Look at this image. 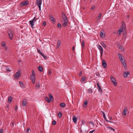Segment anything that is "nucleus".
<instances>
[{
    "label": "nucleus",
    "mask_w": 133,
    "mask_h": 133,
    "mask_svg": "<svg viewBox=\"0 0 133 133\" xmlns=\"http://www.w3.org/2000/svg\"><path fill=\"white\" fill-rule=\"evenodd\" d=\"M87 123H88V122H87ZM88 123H89L90 124H92L93 125H94V122H92L91 121H90Z\"/></svg>",
    "instance_id": "obj_43"
},
{
    "label": "nucleus",
    "mask_w": 133,
    "mask_h": 133,
    "mask_svg": "<svg viewBox=\"0 0 133 133\" xmlns=\"http://www.w3.org/2000/svg\"><path fill=\"white\" fill-rule=\"evenodd\" d=\"M49 17L50 20L53 22L54 23H55V20L54 18L53 17V16L52 15H50Z\"/></svg>",
    "instance_id": "obj_10"
},
{
    "label": "nucleus",
    "mask_w": 133,
    "mask_h": 133,
    "mask_svg": "<svg viewBox=\"0 0 133 133\" xmlns=\"http://www.w3.org/2000/svg\"><path fill=\"white\" fill-rule=\"evenodd\" d=\"M61 43V41L60 40H58V41L57 44V48H59V46L60 45Z\"/></svg>",
    "instance_id": "obj_24"
},
{
    "label": "nucleus",
    "mask_w": 133,
    "mask_h": 133,
    "mask_svg": "<svg viewBox=\"0 0 133 133\" xmlns=\"http://www.w3.org/2000/svg\"><path fill=\"white\" fill-rule=\"evenodd\" d=\"M88 92L90 93H92V91L91 89H89L88 90Z\"/></svg>",
    "instance_id": "obj_49"
},
{
    "label": "nucleus",
    "mask_w": 133,
    "mask_h": 133,
    "mask_svg": "<svg viewBox=\"0 0 133 133\" xmlns=\"http://www.w3.org/2000/svg\"><path fill=\"white\" fill-rule=\"evenodd\" d=\"M130 17V16L129 15H128L127 16V17L128 18H129Z\"/></svg>",
    "instance_id": "obj_59"
},
{
    "label": "nucleus",
    "mask_w": 133,
    "mask_h": 133,
    "mask_svg": "<svg viewBox=\"0 0 133 133\" xmlns=\"http://www.w3.org/2000/svg\"><path fill=\"white\" fill-rule=\"evenodd\" d=\"M36 76L35 75H32L31 76L30 78L33 84H34L35 82Z\"/></svg>",
    "instance_id": "obj_5"
},
{
    "label": "nucleus",
    "mask_w": 133,
    "mask_h": 133,
    "mask_svg": "<svg viewBox=\"0 0 133 133\" xmlns=\"http://www.w3.org/2000/svg\"><path fill=\"white\" fill-rule=\"evenodd\" d=\"M121 29L122 30V31H126L125 24L123 21L122 22V27Z\"/></svg>",
    "instance_id": "obj_12"
},
{
    "label": "nucleus",
    "mask_w": 133,
    "mask_h": 133,
    "mask_svg": "<svg viewBox=\"0 0 133 133\" xmlns=\"http://www.w3.org/2000/svg\"><path fill=\"white\" fill-rule=\"evenodd\" d=\"M51 73V71L50 70H49V73L48 74V75H50Z\"/></svg>",
    "instance_id": "obj_50"
},
{
    "label": "nucleus",
    "mask_w": 133,
    "mask_h": 133,
    "mask_svg": "<svg viewBox=\"0 0 133 133\" xmlns=\"http://www.w3.org/2000/svg\"><path fill=\"white\" fill-rule=\"evenodd\" d=\"M118 55L119 57L120 60L121 61L123 59V58H122V54H121L118 53Z\"/></svg>",
    "instance_id": "obj_26"
},
{
    "label": "nucleus",
    "mask_w": 133,
    "mask_h": 133,
    "mask_svg": "<svg viewBox=\"0 0 133 133\" xmlns=\"http://www.w3.org/2000/svg\"><path fill=\"white\" fill-rule=\"evenodd\" d=\"M39 8V10H41V5H38Z\"/></svg>",
    "instance_id": "obj_55"
},
{
    "label": "nucleus",
    "mask_w": 133,
    "mask_h": 133,
    "mask_svg": "<svg viewBox=\"0 0 133 133\" xmlns=\"http://www.w3.org/2000/svg\"><path fill=\"white\" fill-rule=\"evenodd\" d=\"M6 68L5 69V70L6 71H11V70H9V69L8 67L6 66Z\"/></svg>",
    "instance_id": "obj_36"
},
{
    "label": "nucleus",
    "mask_w": 133,
    "mask_h": 133,
    "mask_svg": "<svg viewBox=\"0 0 133 133\" xmlns=\"http://www.w3.org/2000/svg\"><path fill=\"white\" fill-rule=\"evenodd\" d=\"M122 64L123 65L124 68H127V65L125 61L124 60H123L122 59L121 61Z\"/></svg>",
    "instance_id": "obj_15"
},
{
    "label": "nucleus",
    "mask_w": 133,
    "mask_h": 133,
    "mask_svg": "<svg viewBox=\"0 0 133 133\" xmlns=\"http://www.w3.org/2000/svg\"><path fill=\"white\" fill-rule=\"evenodd\" d=\"M17 108V106H16L15 107V110H16Z\"/></svg>",
    "instance_id": "obj_58"
},
{
    "label": "nucleus",
    "mask_w": 133,
    "mask_h": 133,
    "mask_svg": "<svg viewBox=\"0 0 133 133\" xmlns=\"http://www.w3.org/2000/svg\"><path fill=\"white\" fill-rule=\"evenodd\" d=\"M38 70L40 72H42L43 71V69L42 67L40 66L38 67Z\"/></svg>",
    "instance_id": "obj_25"
},
{
    "label": "nucleus",
    "mask_w": 133,
    "mask_h": 133,
    "mask_svg": "<svg viewBox=\"0 0 133 133\" xmlns=\"http://www.w3.org/2000/svg\"><path fill=\"white\" fill-rule=\"evenodd\" d=\"M88 103V102L86 101H85L84 102V105H86Z\"/></svg>",
    "instance_id": "obj_53"
},
{
    "label": "nucleus",
    "mask_w": 133,
    "mask_h": 133,
    "mask_svg": "<svg viewBox=\"0 0 133 133\" xmlns=\"http://www.w3.org/2000/svg\"><path fill=\"white\" fill-rule=\"evenodd\" d=\"M75 49V48L74 46H73L72 48V50L73 51H74Z\"/></svg>",
    "instance_id": "obj_57"
},
{
    "label": "nucleus",
    "mask_w": 133,
    "mask_h": 133,
    "mask_svg": "<svg viewBox=\"0 0 133 133\" xmlns=\"http://www.w3.org/2000/svg\"><path fill=\"white\" fill-rule=\"evenodd\" d=\"M102 65L104 68L106 67L107 66V64L105 61L103 59L102 61Z\"/></svg>",
    "instance_id": "obj_13"
},
{
    "label": "nucleus",
    "mask_w": 133,
    "mask_h": 133,
    "mask_svg": "<svg viewBox=\"0 0 133 133\" xmlns=\"http://www.w3.org/2000/svg\"><path fill=\"white\" fill-rule=\"evenodd\" d=\"M130 73L128 71L127 72H125L123 74V76L125 77H126L128 76V75Z\"/></svg>",
    "instance_id": "obj_21"
},
{
    "label": "nucleus",
    "mask_w": 133,
    "mask_h": 133,
    "mask_svg": "<svg viewBox=\"0 0 133 133\" xmlns=\"http://www.w3.org/2000/svg\"><path fill=\"white\" fill-rule=\"evenodd\" d=\"M43 26H45L46 25V22L45 21L43 22Z\"/></svg>",
    "instance_id": "obj_44"
},
{
    "label": "nucleus",
    "mask_w": 133,
    "mask_h": 133,
    "mask_svg": "<svg viewBox=\"0 0 133 133\" xmlns=\"http://www.w3.org/2000/svg\"><path fill=\"white\" fill-rule=\"evenodd\" d=\"M58 115L59 117H61L62 116V113L60 112H59L58 113Z\"/></svg>",
    "instance_id": "obj_33"
},
{
    "label": "nucleus",
    "mask_w": 133,
    "mask_h": 133,
    "mask_svg": "<svg viewBox=\"0 0 133 133\" xmlns=\"http://www.w3.org/2000/svg\"><path fill=\"white\" fill-rule=\"evenodd\" d=\"M107 128L109 129L110 130H113L114 131H115V130L114 129L111 127H110L109 126V125L107 126Z\"/></svg>",
    "instance_id": "obj_30"
},
{
    "label": "nucleus",
    "mask_w": 133,
    "mask_h": 133,
    "mask_svg": "<svg viewBox=\"0 0 133 133\" xmlns=\"http://www.w3.org/2000/svg\"><path fill=\"white\" fill-rule=\"evenodd\" d=\"M77 117L75 116L73 117L72 120L74 123H76L77 122Z\"/></svg>",
    "instance_id": "obj_18"
},
{
    "label": "nucleus",
    "mask_w": 133,
    "mask_h": 133,
    "mask_svg": "<svg viewBox=\"0 0 133 133\" xmlns=\"http://www.w3.org/2000/svg\"><path fill=\"white\" fill-rule=\"evenodd\" d=\"M30 129L29 128H28L26 130V131L25 133H28V132H29V131L30 130Z\"/></svg>",
    "instance_id": "obj_40"
},
{
    "label": "nucleus",
    "mask_w": 133,
    "mask_h": 133,
    "mask_svg": "<svg viewBox=\"0 0 133 133\" xmlns=\"http://www.w3.org/2000/svg\"><path fill=\"white\" fill-rule=\"evenodd\" d=\"M12 100V97L11 96H9L8 98V102H9V104L11 102Z\"/></svg>",
    "instance_id": "obj_17"
},
{
    "label": "nucleus",
    "mask_w": 133,
    "mask_h": 133,
    "mask_svg": "<svg viewBox=\"0 0 133 133\" xmlns=\"http://www.w3.org/2000/svg\"><path fill=\"white\" fill-rule=\"evenodd\" d=\"M9 107V106L8 105H7V108H8V107Z\"/></svg>",
    "instance_id": "obj_63"
},
{
    "label": "nucleus",
    "mask_w": 133,
    "mask_h": 133,
    "mask_svg": "<svg viewBox=\"0 0 133 133\" xmlns=\"http://www.w3.org/2000/svg\"><path fill=\"white\" fill-rule=\"evenodd\" d=\"M7 33L9 38L11 40L13 39V33L12 30L9 29L7 30Z\"/></svg>",
    "instance_id": "obj_1"
},
{
    "label": "nucleus",
    "mask_w": 133,
    "mask_h": 133,
    "mask_svg": "<svg viewBox=\"0 0 133 133\" xmlns=\"http://www.w3.org/2000/svg\"><path fill=\"white\" fill-rule=\"evenodd\" d=\"M49 98H50V99L51 100V101L53 100L54 99V98L53 96L50 94H49Z\"/></svg>",
    "instance_id": "obj_29"
},
{
    "label": "nucleus",
    "mask_w": 133,
    "mask_h": 133,
    "mask_svg": "<svg viewBox=\"0 0 133 133\" xmlns=\"http://www.w3.org/2000/svg\"><path fill=\"white\" fill-rule=\"evenodd\" d=\"M2 45L3 46H4L5 47H6L5 45V44L4 43H3L2 44Z\"/></svg>",
    "instance_id": "obj_56"
},
{
    "label": "nucleus",
    "mask_w": 133,
    "mask_h": 133,
    "mask_svg": "<svg viewBox=\"0 0 133 133\" xmlns=\"http://www.w3.org/2000/svg\"><path fill=\"white\" fill-rule=\"evenodd\" d=\"M102 16V13H100L99 15V16L96 18V19L98 20Z\"/></svg>",
    "instance_id": "obj_28"
},
{
    "label": "nucleus",
    "mask_w": 133,
    "mask_h": 133,
    "mask_svg": "<svg viewBox=\"0 0 133 133\" xmlns=\"http://www.w3.org/2000/svg\"><path fill=\"white\" fill-rule=\"evenodd\" d=\"M101 44L102 46L104 48H105L106 47V45L105 43L103 42H102Z\"/></svg>",
    "instance_id": "obj_34"
},
{
    "label": "nucleus",
    "mask_w": 133,
    "mask_h": 133,
    "mask_svg": "<svg viewBox=\"0 0 133 133\" xmlns=\"http://www.w3.org/2000/svg\"><path fill=\"white\" fill-rule=\"evenodd\" d=\"M95 131V129H94L92 131H90L89 133H93V132H94Z\"/></svg>",
    "instance_id": "obj_54"
},
{
    "label": "nucleus",
    "mask_w": 133,
    "mask_h": 133,
    "mask_svg": "<svg viewBox=\"0 0 133 133\" xmlns=\"http://www.w3.org/2000/svg\"><path fill=\"white\" fill-rule=\"evenodd\" d=\"M102 113L103 114V116L104 118H105V114L104 113V112L102 111H101Z\"/></svg>",
    "instance_id": "obj_42"
},
{
    "label": "nucleus",
    "mask_w": 133,
    "mask_h": 133,
    "mask_svg": "<svg viewBox=\"0 0 133 133\" xmlns=\"http://www.w3.org/2000/svg\"><path fill=\"white\" fill-rule=\"evenodd\" d=\"M57 26L58 27L61 28V25L60 23H58L57 24Z\"/></svg>",
    "instance_id": "obj_37"
},
{
    "label": "nucleus",
    "mask_w": 133,
    "mask_h": 133,
    "mask_svg": "<svg viewBox=\"0 0 133 133\" xmlns=\"http://www.w3.org/2000/svg\"><path fill=\"white\" fill-rule=\"evenodd\" d=\"M62 17L64 21H68L67 17L64 12L62 11Z\"/></svg>",
    "instance_id": "obj_3"
},
{
    "label": "nucleus",
    "mask_w": 133,
    "mask_h": 133,
    "mask_svg": "<svg viewBox=\"0 0 133 133\" xmlns=\"http://www.w3.org/2000/svg\"><path fill=\"white\" fill-rule=\"evenodd\" d=\"M104 118L105 119V120L106 121H107V122H110V123H112V122H111V121H108V120H107L106 119V117H105V118Z\"/></svg>",
    "instance_id": "obj_47"
},
{
    "label": "nucleus",
    "mask_w": 133,
    "mask_h": 133,
    "mask_svg": "<svg viewBox=\"0 0 133 133\" xmlns=\"http://www.w3.org/2000/svg\"><path fill=\"white\" fill-rule=\"evenodd\" d=\"M52 124L53 125H55L56 124V121H54L52 122Z\"/></svg>",
    "instance_id": "obj_41"
},
{
    "label": "nucleus",
    "mask_w": 133,
    "mask_h": 133,
    "mask_svg": "<svg viewBox=\"0 0 133 133\" xmlns=\"http://www.w3.org/2000/svg\"><path fill=\"white\" fill-rule=\"evenodd\" d=\"M21 76V74L19 71L17 72L15 75L14 78L18 79Z\"/></svg>",
    "instance_id": "obj_9"
},
{
    "label": "nucleus",
    "mask_w": 133,
    "mask_h": 133,
    "mask_svg": "<svg viewBox=\"0 0 133 133\" xmlns=\"http://www.w3.org/2000/svg\"><path fill=\"white\" fill-rule=\"evenodd\" d=\"M98 76H99V77L100 76V75L99 74H98Z\"/></svg>",
    "instance_id": "obj_62"
},
{
    "label": "nucleus",
    "mask_w": 133,
    "mask_h": 133,
    "mask_svg": "<svg viewBox=\"0 0 133 133\" xmlns=\"http://www.w3.org/2000/svg\"><path fill=\"white\" fill-rule=\"evenodd\" d=\"M29 3V2L28 1H24L22 2L20 4V5L23 6L24 5H27Z\"/></svg>",
    "instance_id": "obj_6"
},
{
    "label": "nucleus",
    "mask_w": 133,
    "mask_h": 133,
    "mask_svg": "<svg viewBox=\"0 0 133 133\" xmlns=\"http://www.w3.org/2000/svg\"><path fill=\"white\" fill-rule=\"evenodd\" d=\"M98 48L100 50V54L101 56H102L103 53V50L102 47L100 45H97Z\"/></svg>",
    "instance_id": "obj_4"
},
{
    "label": "nucleus",
    "mask_w": 133,
    "mask_h": 133,
    "mask_svg": "<svg viewBox=\"0 0 133 133\" xmlns=\"http://www.w3.org/2000/svg\"><path fill=\"white\" fill-rule=\"evenodd\" d=\"M123 31H122V30L121 29H119L118 30L119 34H120Z\"/></svg>",
    "instance_id": "obj_38"
},
{
    "label": "nucleus",
    "mask_w": 133,
    "mask_h": 133,
    "mask_svg": "<svg viewBox=\"0 0 133 133\" xmlns=\"http://www.w3.org/2000/svg\"><path fill=\"white\" fill-rule=\"evenodd\" d=\"M86 77L85 76H83L81 79L82 83H83L85 81Z\"/></svg>",
    "instance_id": "obj_31"
},
{
    "label": "nucleus",
    "mask_w": 133,
    "mask_h": 133,
    "mask_svg": "<svg viewBox=\"0 0 133 133\" xmlns=\"http://www.w3.org/2000/svg\"><path fill=\"white\" fill-rule=\"evenodd\" d=\"M100 36L102 37H104L105 36V34L103 32H101L100 33Z\"/></svg>",
    "instance_id": "obj_32"
},
{
    "label": "nucleus",
    "mask_w": 133,
    "mask_h": 133,
    "mask_svg": "<svg viewBox=\"0 0 133 133\" xmlns=\"http://www.w3.org/2000/svg\"><path fill=\"white\" fill-rule=\"evenodd\" d=\"M36 3L37 6L41 5L42 4V1L41 0H36Z\"/></svg>",
    "instance_id": "obj_14"
},
{
    "label": "nucleus",
    "mask_w": 133,
    "mask_h": 133,
    "mask_svg": "<svg viewBox=\"0 0 133 133\" xmlns=\"http://www.w3.org/2000/svg\"><path fill=\"white\" fill-rule=\"evenodd\" d=\"M41 133H43V132H42V131H41Z\"/></svg>",
    "instance_id": "obj_64"
},
{
    "label": "nucleus",
    "mask_w": 133,
    "mask_h": 133,
    "mask_svg": "<svg viewBox=\"0 0 133 133\" xmlns=\"http://www.w3.org/2000/svg\"><path fill=\"white\" fill-rule=\"evenodd\" d=\"M99 83H97V88L98 89V91H99L102 92H103L102 89L101 87L99 85Z\"/></svg>",
    "instance_id": "obj_11"
},
{
    "label": "nucleus",
    "mask_w": 133,
    "mask_h": 133,
    "mask_svg": "<svg viewBox=\"0 0 133 133\" xmlns=\"http://www.w3.org/2000/svg\"><path fill=\"white\" fill-rule=\"evenodd\" d=\"M81 44H82L81 46H82V49L85 46L84 43V41L83 40H82V41Z\"/></svg>",
    "instance_id": "obj_27"
},
{
    "label": "nucleus",
    "mask_w": 133,
    "mask_h": 133,
    "mask_svg": "<svg viewBox=\"0 0 133 133\" xmlns=\"http://www.w3.org/2000/svg\"><path fill=\"white\" fill-rule=\"evenodd\" d=\"M42 55V56L44 58V59H46V57L45 55H44L43 54V55Z\"/></svg>",
    "instance_id": "obj_46"
},
{
    "label": "nucleus",
    "mask_w": 133,
    "mask_h": 133,
    "mask_svg": "<svg viewBox=\"0 0 133 133\" xmlns=\"http://www.w3.org/2000/svg\"><path fill=\"white\" fill-rule=\"evenodd\" d=\"M82 71H80L79 73V75H78L79 76H81L82 75Z\"/></svg>",
    "instance_id": "obj_45"
},
{
    "label": "nucleus",
    "mask_w": 133,
    "mask_h": 133,
    "mask_svg": "<svg viewBox=\"0 0 133 133\" xmlns=\"http://www.w3.org/2000/svg\"><path fill=\"white\" fill-rule=\"evenodd\" d=\"M68 24V21H64V23L62 24V25L64 27L67 26Z\"/></svg>",
    "instance_id": "obj_19"
},
{
    "label": "nucleus",
    "mask_w": 133,
    "mask_h": 133,
    "mask_svg": "<svg viewBox=\"0 0 133 133\" xmlns=\"http://www.w3.org/2000/svg\"><path fill=\"white\" fill-rule=\"evenodd\" d=\"M37 52L39 53L40 54H41V55H42L43 54L41 52V50L38 49H37Z\"/></svg>",
    "instance_id": "obj_35"
},
{
    "label": "nucleus",
    "mask_w": 133,
    "mask_h": 133,
    "mask_svg": "<svg viewBox=\"0 0 133 133\" xmlns=\"http://www.w3.org/2000/svg\"><path fill=\"white\" fill-rule=\"evenodd\" d=\"M31 72H32V75H35V71H34V70H32V71Z\"/></svg>",
    "instance_id": "obj_48"
},
{
    "label": "nucleus",
    "mask_w": 133,
    "mask_h": 133,
    "mask_svg": "<svg viewBox=\"0 0 133 133\" xmlns=\"http://www.w3.org/2000/svg\"><path fill=\"white\" fill-rule=\"evenodd\" d=\"M19 84L20 85V86L22 88H25L24 85L23 84L22 82L21 81H20L19 82Z\"/></svg>",
    "instance_id": "obj_23"
},
{
    "label": "nucleus",
    "mask_w": 133,
    "mask_h": 133,
    "mask_svg": "<svg viewBox=\"0 0 133 133\" xmlns=\"http://www.w3.org/2000/svg\"><path fill=\"white\" fill-rule=\"evenodd\" d=\"M35 18L36 17H35L32 20L30 21H29V23L30 24V25L32 28L33 27V26L34 25V22L35 21V20H34Z\"/></svg>",
    "instance_id": "obj_7"
},
{
    "label": "nucleus",
    "mask_w": 133,
    "mask_h": 133,
    "mask_svg": "<svg viewBox=\"0 0 133 133\" xmlns=\"http://www.w3.org/2000/svg\"><path fill=\"white\" fill-rule=\"evenodd\" d=\"M119 49L123 51L124 50V49L123 46H121L119 47Z\"/></svg>",
    "instance_id": "obj_39"
},
{
    "label": "nucleus",
    "mask_w": 133,
    "mask_h": 133,
    "mask_svg": "<svg viewBox=\"0 0 133 133\" xmlns=\"http://www.w3.org/2000/svg\"><path fill=\"white\" fill-rule=\"evenodd\" d=\"M45 100L48 103L50 102L51 101V100H50L48 97H46L45 98Z\"/></svg>",
    "instance_id": "obj_20"
},
{
    "label": "nucleus",
    "mask_w": 133,
    "mask_h": 133,
    "mask_svg": "<svg viewBox=\"0 0 133 133\" xmlns=\"http://www.w3.org/2000/svg\"><path fill=\"white\" fill-rule=\"evenodd\" d=\"M127 109L128 108L127 107H124V109L122 112V115H124L125 116L126 115L127 113Z\"/></svg>",
    "instance_id": "obj_8"
},
{
    "label": "nucleus",
    "mask_w": 133,
    "mask_h": 133,
    "mask_svg": "<svg viewBox=\"0 0 133 133\" xmlns=\"http://www.w3.org/2000/svg\"><path fill=\"white\" fill-rule=\"evenodd\" d=\"M111 82L112 83L113 85H114L115 86H116L117 84L115 82V79L112 76H111Z\"/></svg>",
    "instance_id": "obj_2"
},
{
    "label": "nucleus",
    "mask_w": 133,
    "mask_h": 133,
    "mask_svg": "<svg viewBox=\"0 0 133 133\" xmlns=\"http://www.w3.org/2000/svg\"><path fill=\"white\" fill-rule=\"evenodd\" d=\"M95 8V6H93L91 8V9L92 10H94Z\"/></svg>",
    "instance_id": "obj_52"
},
{
    "label": "nucleus",
    "mask_w": 133,
    "mask_h": 133,
    "mask_svg": "<svg viewBox=\"0 0 133 133\" xmlns=\"http://www.w3.org/2000/svg\"><path fill=\"white\" fill-rule=\"evenodd\" d=\"M27 104V100L26 99H24L22 101V105L23 106L26 105Z\"/></svg>",
    "instance_id": "obj_16"
},
{
    "label": "nucleus",
    "mask_w": 133,
    "mask_h": 133,
    "mask_svg": "<svg viewBox=\"0 0 133 133\" xmlns=\"http://www.w3.org/2000/svg\"><path fill=\"white\" fill-rule=\"evenodd\" d=\"M3 130L2 129H1L0 130V133H3Z\"/></svg>",
    "instance_id": "obj_51"
},
{
    "label": "nucleus",
    "mask_w": 133,
    "mask_h": 133,
    "mask_svg": "<svg viewBox=\"0 0 133 133\" xmlns=\"http://www.w3.org/2000/svg\"><path fill=\"white\" fill-rule=\"evenodd\" d=\"M12 125H14V122H12Z\"/></svg>",
    "instance_id": "obj_61"
},
{
    "label": "nucleus",
    "mask_w": 133,
    "mask_h": 133,
    "mask_svg": "<svg viewBox=\"0 0 133 133\" xmlns=\"http://www.w3.org/2000/svg\"><path fill=\"white\" fill-rule=\"evenodd\" d=\"M60 106L62 108H64L65 107V104L64 103H61L60 104Z\"/></svg>",
    "instance_id": "obj_22"
},
{
    "label": "nucleus",
    "mask_w": 133,
    "mask_h": 133,
    "mask_svg": "<svg viewBox=\"0 0 133 133\" xmlns=\"http://www.w3.org/2000/svg\"><path fill=\"white\" fill-rule=\"evenodd\" d=\"M110 119V120H111V119H112V117H110V118H109Z\"/></svg>",
    "instance_id": "obj_60"
}]
</instances>
